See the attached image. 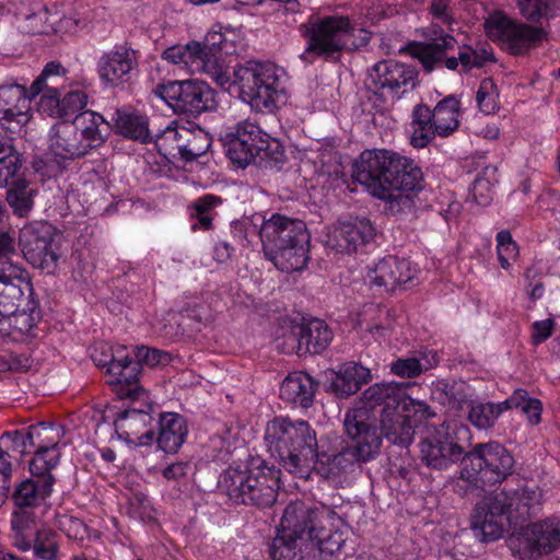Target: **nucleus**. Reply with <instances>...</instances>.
Here are the masks:
<instances>
[{
    "mask_svg": "<svg viewBox=\"0 0 560 560\" xmlns=\"http://www.w3.org/2000/svg\"><path fill=\"white\" fill-rule=\"evenodd\" d=\"M107 373L108 383L120 398H136L141 389L138 385L139 366L128 355L121 353L118 359H112Z\"/></svg>",
    "mask_w": 560,
    "mask_h": 560,
    "instance_id": "nucleus-30",
    "label": "nucleus"
},
{
    "mask_svg": "<svg viewBox=\"0 0 560 560\" xmlns=\"http://www.w3.org/2000/svg\"><path fill=\"white\" fill-rule=\"evenodd\" d=\"M180 132L182 144L177 145V153L182 160L191 162L207 153L211 145V138L207 131L199 127H182Z\"/></svg>",
    "mask_w": 560,
    "mask_h": 560,
    "instance_id": "nucleus-39",
    "label": "nucleus"
},
{
    "mask_svg": "<svg viewBox=\"0 0 560 560\" xmlns=\"http://www.w3.org/2000/svg\"><path fill=\"white\" fill-rule=\"evenodd\" d=\"M552 0H517L521 13L529 20L539 19L547 11Z\"/></svg>",
    "mask_w": 560,
    "mask_h": 560,
    "instance_id": "nucleus-63",
    "label": "nucleus"
},
{
    "mask_svg": "<svg viewBox=\"0 0 560 560\" xmlns=\"http://www.w3.org/2000/svg\"><path fill=\"white\" fill-rule=\"evenodd\" d=\"M66 72L59 62H49L31 85V98L43 92L38 102V110L47 116L62 118L58 81Z\"/></svg>",
    "mask_w": 560,
    "mask_h": 560,
    "instance_id": "nucleus-23",
    "label": "nucleus"
},
{
    "mask_svg": "<svg viewBox=\"0 0 560 560\" xmlns=\"http://www.w3.org/2000/svg\"><path fill=\"white\" fill-rule=\"evenodd\" d=\"M52 483L54 478L51 476L42 478L38 481L26 479L18 486L13 499L19 506H32L39 498L50 494Z\"/></svg>",
    "mask_w": 560,
    "mask_h": 560,
    "instance_id": "nucleus-44",
    "label": "nucleus"
},
{
    "mask_svg": "<svg viewBox=\"0 0 560 560\" xmlns=\"http://www.w3.org/2000/svg\"><path fill=\"white\" fill-rule=\"evenodd\" d=\"M21 166L22 161L13 145L0 140V188L15 182Z\"/></svg>",
    "mask_w": 560,
    "mask_h": 560,
    "instance_id": "nucleus-46",
    "label": "nucleus"
},
{
    "mask_svg": "<svg viewBox=\"0 0 560 560\" xmlns=\"http://www.w3.org/2000/svg\"><path fill=\"white\" fill-rule=\"evenodd\" d=\"M138 63L137 50L127 45L115 46L100 56L96 72L104 88L115 89L129 82Z\"/></svg>",
    "mask_w": 560,
    "mask_h": 560,
    "instance_id": "nucleus-16",
    "label": "nucleus"
},
{
    "mask_svg": "<svg viewBox=\"0 0 560 560\" xmlns=\"http://www.w3.org/2000/svg\"><path fill=\"white\" fill-rule=\"evenodd\" d=\"M162 58L188 73H205L222 88L231 81L230 75L223 74L221 68H218L214 59H206L200 42L192 40L186 45L171 46L163 51Z\"/></svg>",
    "mask_w": 560,
    "mask_h": 560,
    "instance_id": "nucleus-15",
    "label": "nucleus"
},
{
    "mask_svg": "<svg viewBox=\"0 0 560 560\" xmlns=\"http://www.w3.org/2000/svg\"><path fill=\"white\" fill-rule=\"evenodd\" d=\"M265 441L269 453L287 471L308 478L318 443L307 421L277 417L267 423Z\"/></svg>",
    "mask_w": 560,
    "mask_h": 560,
    "instance_id": "nucleus-4",
    "label": "nucleus"
},
{
    "mask_svg": "<svg viewBox=\"0 0 560 560\" xmlns=\"http://www.w3.org/2000/svg\"><path fill=\"white\" fill-rule=\"evenodd\" d=\"M259 235L264 250L290 245L294 242L310 243V235L303 221L279 213L264 220Z\"/></svg>",
    "mask_w": 560,
    "mask_h": 560,
    "instance_id": "nucleus-20",
    "label": "nucleus"
},
{
    "mask_svg": "<svg viewBox=\"0 0 560 560\" xmlns=\"http://www.w3.org/2000/svg\"><path fill=\"white\" fill-rule=\"evenodd\" d=\"M425 43H418L412 48V55L422 67L432 71L442 62L445 63L448 51L454 50L456 39L446 33L438 23H431L423 30Z\"/></svg>",
    "mask_w": 560,
    "mask_h": 560,
    "instance_id": "nucleus-22",
    "label": "nucleus"
},
{
    "mask_svg": "<svg viewBox=\"0 0 560 560\" xmlns=\"http://www.w3.org/2000/svg\"><path fill=\"white\" fill-rule=\"evenodd\" d=\"M155 94L177 114L197 115L214 107V92L202 81H170L158 84Z\"/></svg>",
    "mask_w": 560,
    "mask_h": 560,
    "instance_id": "nucleus-10",
    "label": "nucleus"
},
{
    "mask_svg": "<svg viewBox=\"0 0 560 560\" xmlns=\"http://www.w3.org/2000/svg\"><path fill=\"white\" fill-rule=\"evenodd\" d=\"M517 540L530 557L547 556L560 548V518L549 517L523 527Z\"/></svg>",
    "mask_w": 560,
    "mask_h": 560,
    "instance_id": "nucleus-21",
    "label": "nucleus"
},
{
    "mask_svg": "<svg viewBox=\"0 0 560 560\" xmlns=\"http://www.w3.org/2000/svg\"><path fill=\"white\" fill-rule=\"evenodd\" d=\"M128 514L132 518L149 521L153 517V509L147 495L132 493L128 501Z\"/></svg>",
    "mask_w": 560,
    "mask_h": 560,
    "instance_id": "nucleus-60",
    "label": "nucleus"
},
{
    "mask_svg": "<svg viewBox=\"0 0 560 560\" xmlns=\"http://www.w3.org/2000/svg\"><path fill=\"white\" fill-rule=\"evenodd\" d=\"M415 276L411 262L388 256L366 267L365 281L386 291L409 282Z\"/></svg>",
    "mask_w": 560,
    "mask_h": 560,
    "instance_id": "nucleus-26",
    "label": "nucleus"
},
{
    "mask_svg": "<svg viewBox=\"0 0 560 560\" xmlns=\"http://www.w3.org/2000/svg\"><path fill=\"white\" fill-rule=\"evenodd\" d=\"M401 405V410L406 411L407 413L411 415V419L413 417H419V419H425L429 417L434 416V413L431 411L429 405H427L424 401L412 399L411 397L407 396L406 394V387L404 386V398L399 402Z\"/></svg>",
    "mask_w": 560,
    "mask_h": 560,
    "instance_id": "nucleus-62",
    "label": "nucleus"
},
{
    "mask_svg": "<svg viewBox=\"0 0 560 560\" xmlns=\"http://www.w3.org/2000/svg\"><path fill=\"white\" fill-rule=\"evenodd\" d=\"M485 30L491 40L500 43L514 55L525 52L542 37L539 28L515 23L501 12L487 19Z\"/></svg>",
    "mask_w": 560,
    "mask_h": 560,
    "instance_id": "nucleus-13",
    "label": "nucleus"
},
{
    "mask_svg": "<svg viewBox=\"0 0 560 560\" xmlns=\"http://www.w3.org/2000/svg\"><path fill=\"white\" fill-rule=\"evenodd\" d=\"M370 79L375 89L399 98L416 86L417 72L410 66L384 60L373 66Z\"/></svg>",
    "mask_w": 560,
    "mask_h": 560,
    "instance_id": "nucleus-18",
    "label": "nucleus"
},
{
    "mask_svg": "<svg viewBox=\"0 0 560 560\" xmlns=\"http://www.w3.org/2000/svg\"><path fill=\"white\" fill-rule=\"evenodd\" d=\"M279 474L278 469L265 463L248 469L229 467L220 479V486L237 503L270 506L276 502L280 488Z\"/></svg>",
    "mask_w": 560,
    "mask_h": 560,
    "instance_id": "nucleus-7",
    "label": "nucleus"
},
{
    "mask_svg": "<svg viewBox=\"0 0 560 560\" xmlns=\"http://www.w3.org/2000/svg\"><path fill=\"white\" fill-rule=\"evenodd\" d=\"M32 298L33 289L26 270L0 275V319L12 315Z\"/></svg>",
    "mask_w": 560,
    "mask_h": 560,
    "instance_id": "nucleus-27",
    "label": "nucleus"
},
{
    "mask_svg": "<svg viewBox=\"0 0 560 560\" xmlns=\"http://www.w3.org/2000/svg\"><path fill=\"white\" fill-rule=\"evenodd\" d=\"M31 97L21 84L0 85V125L10 133H20L31 120Z\"/></svg>",
    "mask_w": 560,
    "mask_h": 560,
    "instance_id": "nucleus-17",
    "label": "nucleus"
},
{
    "mask_svg": "<svg viewBox=\"0 0 560 560\" xmlns=\"http://www.w3.org/2000/svg\"><path fill=\"white\" fill-rule=\"evenodd\" d=\"M40 310L37 301L32 298L24 302L12 315L0 319V335L13 341H25L37 336L40 322Z\"/></svg>",
    "mask_w": 560,
    "mask_h": 560,
    "instance_id": "nucleus-25",
    "label": "nucleus"
},
{
    "mask_svg": "<svg viewBox=\"0 0 560 560\" xmlns=\"http://www.w3.org/2000/svg\"><path fill=\"white\" fill-rule=\"evenodd\" d=\"M505 410L502 402H474L468 411V419L472 425L486 430L495 423L501 413Z\"/></svg>",
    "mask_w": 560,
    "mask_h": 560,
    "instance_id": "nucleus-47",
    "label": "nucleus"
},
{
    "mask_svg": "<svg viewBox=\"0 0 560 560\" xmlns=\"http://www.w3.org/2000/svg\"><path fill=\"white\" fill-rule=\"evenodd\" d=\"M476 102L479 110L486 115L494 114L499 108V91L492 79L487 78L480 82Z\"/></svg>",
    "mask_w": 560,
    "mask_h": 560,
    "instance_id": "nucleus-52",
    "label": "nucleus"
},
{
    "mask_svg": "<svg viewBox=\"0 0 560 560\" xmlns=\"http://www.w3.org/2000/svg\"><path fill=\"white\" fill-rule=\"evenodd\" d=\"M318 384L305 372L290 373L280 385V398L293 406H312Z\"/></svg>",
    "mask_w": 560,
    "mask_h": 560,
    "instance_id": "nucleus-31",
    "label": "nucleus"
},
{
    "mask_svg": "<svg viewBox=\"0 0 560 560\" xmlns=\"http://www.w3.org/2000/svg\"><path fill=\"white\" fill-rule=\"evenodd\" d=\"M232 83L256 113H273L287 102L284 71L271 62L249 60L236 66Z\"/></svg>",
    "mask_w": 560,
    "mask_h": 560,
    "instance_id": "nucleus-5",
    "label": "nucleus"
},
{
    "mask_svg": "<svg viewBox=\"0 0 560 560\" xmlns=\"http://www.w3.org/2000/svg\"><path fill=\"white\" fill-rule=\"evenodd\" d=\"M541 503L542 493L538 487L503 489L476 505L471 529L482 541L497 540L506 526H516L536 514Z\"/></svg>",
    "mask_w": 560,
    "mask_h": 560,
    "instance_id": "nucleus-3",
    "label": "nucleus"
},
{
    "mask_svg": "<svg viewBox=\"0 0 560 560\" xmlns=\"http://www.w3.org/2000/svg\"><path fill=\"white\" fill-rule=\"evenodd\" d=\"M493 60V54L486 49L475 50L469 46L462 47L458 51V57H450L445 61V67L448 70H456L462 65L464 70L472 68H480L487 61Z\"/></svg>",
    "mask_w": 560,
    "mask_h": 560,
    "instance_id": "nucleus-48",
    "label": "nucleus"
},
{
    "mask_svg": "<svg viewBox=\"0 0 560 560\" xmlns=\"http://www.w3.org/2000/svg\"><path fill=\"white\" fill-rule=\"evenodd\" d=\"M308 243L294 242L290 245L265 249V256L284 272L300 271L307 264Z\"/></svg>",
    "mask_w": 560,
    "mask_h": 560,
    "instance_id": "nucleus-36",
    "label": "nucleus"
},
{
    "mask_svg": "<svg viewBox=\"0 0 560 560\" xmlns=\"http://www.w3.org/2000/svg\"><path fill=\"white\" fill-rule=\"evenodd\" d=\"M466 432L465 425L455 422L428 428L419 444L421 460L433 469H446L463 457L458 435Z\"/></svg>",
    "mask_w": 560,
    "mask_h": 560,
    "instance_id": "nucleus-9",
    "label": "nucleus"
},
{
    "mask_svg": "<svg viewBox=\"0 0 560 560\" xmlns=\"http://www.w3.org/2000/svg\"><path fill=\"white\" fill-rule=\"evenodd\" d=\"M32 549L35 557L38 559L61 560L58 536L49 529H40L36 532Z\"/></svg>",
    "mask_w": 560,
    "mask_h": 560,
    "instance_id": "nucleus-50",
    "label": "nucleus"
},
{
    "mask_svg": "<svg viewBox=\"0 0 560 560\" xmlns=\"http://www.w3.org/2000/svg\"><path fill=\"white\" fill-rule=\"evenodd\" d=\"M359 463L361 460L348 447L336 454L316 452L312 470L326 479L337 480L343 475L352 472Z\"/></svg>",
    "mask_w": 560,
    "mask_h": 560,
    "instance_id": "nucleus-33",
    "label": "nucleus"
},
{
    "mask_svg": "<svg viewBox=\"0 0 560 560\" xmlns=\"http://www.w3.org/2000/svg\"><path fill=\"white\" fill-rule=\"evenodd\" d=\"M71 124L77 127L85 144H90V150L104 141L102 126L105 125V119L102 115L93 110H84L77 115Z\"/></svg>",
    "mask_w": 560,
    "mask_h": 560,
    "instance_id": "nucleus-42",
    "label": "nucleus"
},
{
    "mask_svg": "<svg viewBox=\"0 0 560 560\" xmlns=\"http://www.w3.org/2000/svg\"><path fill=\"white\" fill-rule=\"evenodd\" d=\"M136 358L138 360V364L144 363L149 366L165 364L170 361V354L167 352L144 346L138 347L136 349Z\"/></svg>",
    "mask_w": 560,
    "mask_h": 560,
    "instance_id": "nucleus-61",
    "label": "nucleus"
},
{
    "mask_svg": "<svg viewBox=\"0 0 560 560\" xmlns=\"http://www.w3.org/2000/svg\"><path fill=\"white\" fill-rule=\"evenodd\" d=\"M347 538L330 506L295 500L283 510L269 553L272 560H339Z\"/></svg>",
    "mask_w": 560,
    "mask_h": 560,
    "instance_id": "nucleus-1",
    "label": "nucleus"
},
{
    "mask_svg": "<svg viewBox=\"0 0 560 560\" xmlns=\"http://www.w3.org/2000/svg\"><path fill=\"white\" fill-rule=\"evenodd\" d=\"M332 374L330 388L339 397H348L355 394L363 384L371 380L370 370L355 362L341 364Z\"/></svg>",
    "mask_w": 560,
    "mask_h": 560,
    "instance_id": "nucleus-34",
    "label": "nucleus"
},
{
    "mask_svg": "<svg viewBox=\"0 0 560 560\" xmlns=\"http://www.w3.org/2000/svg\"><path fill=\"white\" fill-rule=\"evenodd\" d=\"M352 177L394 215L412 207L409 192L421 189L423 180L415 161L389 150L363 151L353 163Z\"/></svg>",
    "mask_w": 560,
    "mask_h": 560,
    "instance_id": "nucleus-2",
    "label": "nucleus"
},
{
    "mask_svg": "<svg viewBox=\"0 0 560 560\" xmlns=\"http://www.w3.org/2000/svg\"><path fill=\"white\" fill-rule=\"evenodd\" d=\"M121 428L125 430L128 440H137L141 444L153 441V432L151 430L143 431L151 421L149 413L136 409L127 410L121 416Z\"/></svg>",
    "mask_w": 560,
    "mask_h": 560,
    "instance_id": "nucleus-45",
    "label": "nucleus"
},
{
    "mask_svg": "<svg viewBox=\"0 0 560 560\" xmlns=\"http://www.w3.org/2000/svg\"><path fill=\"white\" fill-rule=\"evenodd\" d=\"M90 144L80 138L77 127L62 121L54 125L48 138V153L58 164L73 161L86 155Z\"/></svg>",
    "mask_w": 560,
    "mask_h": 560,
    "instance_id": "nucleus-24",
    "label": "nucleus"
},
{
    "mask_svg": "<svg viewBox=\"0 0 560 560\" xmlns=\"http://www.w3.org/2000/svg\"><path fill=\"white\" fill-rule=\"evenodd\" d=\"M225 151L229 159L240 167H245L268 144V135L248 120L230 127L225 133Z\"/></svg>",
    "mask_w": 560,
    "mask_h": 560,
    "instance_id": "nucleus-14",
    "label": "nucleus"
},
{
    "mask_svg": "<svg viewBox=\"0 0 560 560\" xmlns=\"http://www.w3.org/2000/svg\"><path fill=\"white\" fill-rule=\"evenodd\" d=\"M59 458L60 451L36 450L30 464V470L32 475L44 479L51 476L49 471L57 466Z\"/></svg>",
    "mask_w": 560,
    "mask_h": 560,
    "instance_id": "nucleus-55",
    "label": "nucleus"
},
{
    "mask_svg": "<svg viewBox=\"0 0 560 560\" xmlns=\"http://www.w3.org/2000/svg\"><path fill=\"white\" fill-rule=\"evenodd\" d=\"M513 456L498 442L480 443L463 458L460 479L476 488L503 481L511 475Z\"/></svg>",
    "mask_w": 560,
    "mask_h": 560,
    "instance_id": "nucleus-8",
    "label": "nucleus"
},
{
    "mask_svg": "<svg viewBox=\"0 0 560 560\" xmlns=\"http://www.w3.org/2000/svg\"><path fill=\"white\" fill-rule=\"evenodd\" d=\"M438 364L436 353L421 352L419 357L400 358L390 364V371L400 377H416Z\"/></svg>",
    "mask_w": 560,
    "mask_h": 560,
    "instance_id": "nucleus-43",
    "label": "nucleus"
},
{
    "mask_svg": "<svg viewBox=\"0 0 560 560\" xmlns=\"http://www.w3.org/2000/svg\"><path fill=\"white\" fill-rule=\"evenodd\" d=\"M431 109L418 104L412 110L410 143L415 148L427 147L438 136Z\"/></svg>",
    "mask_w": 560,
    "mask_h": 560,
    "instance_id": "nucleus-38",
    "label": "nucleus"
},
{
    "mask_svg": "<svg viewBox=\"0 0 560 560\" xmlns=\"http://www.w3.org/2000/svg\"><path fill=\"white\" fill-rule=\"evenodd\" d=\"M451 2L452 0H431L430 14L441 24L451 25L454 22Z\"/></svg>",
    "mask_w": 560,
    "mask_h": 560,
    "instance_id": "nucleus-64",
    "label": "nucleus"
},
{
    "mask_svg": "<svg viewBox=\"0 0 560 560\" xmlns=\"http://www.w3.org/2000/svg\"><path fill=\"white\" fill-rule=\"evenodd\" d=\"M381 434L395 445L408 446L415 434L411 415L401 410V405L380 411Z\"/></svg>",
    "mask_w": 560,
    "mask_h": 560,
    "instance_id": "nucleus-29",
    "label": "nucleus"
},
{
    "mask_svg": "<svg viewBox=\"0 0 560 560\" xmlns=\"http://www.w3.org/2000/svg\"><path fill=\"white\" fill-rule=\"evenodd\" d=\"M182 127L183 126H167L156 136L155 143L163 155L172 158L178 155L177 145L182 144V139L179 138Z\"/></svg>",
    "mask_w": 560,
    "mask_h": 560,
    "instance_id": "nucleus-57",
    "label": "nucleus"
},
{
    "mask_svg": "<svg viewBox=\"0 0 560 560\" xmlns=\"http://www.w3.org/2000/svg\"><path fill=\"white\" fill-rule=\"evenodd\" d=\"M62 118H67L82 110L88 104V95L82 90H71L60 98Z\"/></svg>",
    "mask_w": 560,
    "mask_h": 560,
    "instance_id": "nucleus-59",
    "label": "nucleus"
},
{
    "mask_svg": "<svg viewBox=\"0 0 560 560\" xmlns=\"http://www.w3.org/2000/svg\"><path fill=\"white\" fill-rule=\"evenodd\" d=\"M375 236V228L366 218H355L352 221L339 222L327 233L326 245L340 254L355 253L362 245Z\"/></svg>",
    "mask_w": 560,
    "mask_h": 560,
    "instance_id": "nucleus-19",
    "label": "nucleus"
},
{
    "mask_svg": "<svg viewBox=\"0 0 560 560\" xmlns=\"http://www.w3.org/2000/svg\"><path fill=\"white\" fill-rule=\"evenodd\" d=\"M20 28L22 32L31 35L47 33L52 28V23L49 22L48 11L40 8L32 14L25 15L20 24Z\"/></svg>",
    "mask_w": 560,
    "mask_h": 560,
    "instance_id": "nucleus-58",
    "label": "nucleus"
},
{
    "mask_svg": "<svg viewBox=\"0 0 560 560\" xmlns=\"http://www.w3.org/2000/svg\"><path fill=\"white\" fill-rule=\"evenodd\" d=\"M300 31L306 39L304 59L308 55L332 58L343 50L364 47L371 39L370 32L355 28L349 18L342 15L312 18L301 25Z\"/></svg>",
    "mask_w": 560,
    "mask_h": 560,
    "instance_id": "nucleus-6",
    "label": "nucleus"
},
{
    "mask_svg": "<svg viewBox=\"0 0 560 560\" xmlns=\"http://www.w3.org/2000/svg\"><path fill=\"white\" fill-rule=\"evenodd\" d=\"M404 398L402 383H375L368 387L353 408H366L369 413L375 415V409L392 408Z\"/></svg>",
    "mask_w": 560,
    "mask_h": 560,
    "instance_id": "nucleus-32",
    "label": "nucleus"
},
{
    "mask_svg": "<svg viewBox=\"0 0 560 560\" xmlns=\"http://www.w3.org/2000/svg\"><path fill=\"white\" fill-rule=\"evenodd\" d=\"M15 436L18 433L4 432L0 438V485L8 490V480L11 476V455L10 451L16 452Z\"/></svg>",
    "mask_w": 560,
    "mask_h": 560,
    "instance_id": "nucleus-53",
    "label": "nucleus"
},
{
    "mask_svg": "<svg viewBox=\"0 0 560 560\" xmlns=\"http://www.w3.org/2000/svg\"><path fill=\"white\" fill-rule=\"evenodd\" d=\"M55 228L47 222H33L21 230L20 245L25 259L35 268L52 273L59 260Z\"/></svg>",
    "mask_w": 560,
    "mask_h": 560,
    "instance_id": "nucleus-11",
    "label": "nucleus"
},
{
    "mask_svg": "<svg viewBox=\"0 0 560 560\" xmlns=\"http://www.w3.org/2000/svg\"><path fill=\"white\" fill-rule=\"evenodd\" d=\"M15 436L16 452L21 455L28 454L32 447L45 451H60L59 444L65 435V430L60 425L48 423H38L31 425L26 433L13 431Z\"/></svg>",
    "mask_w": 560,
    "mask_h": 560,
    "instance_id": "nucleus-28",
    "label": "nucleus"
},
{
    "mask_svg": "<svg viewBox=\"0 0 560 560\" xmlns=\"http://www.w3.org/2000/svg\"><path fill=\"white\" fill-rule=\"evenodd\" d=\"M497 254L501 268L509 270L518 256V246L509 231L497 234Z\"/></svg>",
    "mask_w": 560,
    "mask_h": 560,
    "instance_id": "nucleus-54",
    "label": "nucleus"
},
{
    "mask_svg": "<svg viewBox=\"0 0 560 560\" xmlns=\"http://www.w3.org/2000/svg\"><path fill=\"white\" fill-rule=\"evenodd\" d=\"M345 431L351 440V452L361 462L375 458L382 447L383 436L376 425V417L366 408H351L345 415Z\"/></svg>",
    "mask_w": 560,
    "mask_h": 560,
    "instance_id": "nucleus-12",
    "label": "nucleus"
},
{
    "mask_svg": "<svg viewBox=\"0 0 560 560\" xmlns=\"http://www.w3.org/2000/svg\"><path fill=\"white\" fill-rule=\"evenodd\" d=\"M459 108L460 103L454 96H447L435 105L431 113L438 136L447 137L458 128Z\"/></svg>",
    "mask_w": 560,
    "mask_h": 560,
    "instance_id": "nucleus-40",
    "label": "nucleus"
},
{
    "mask_svg": "<svg viewBox=\"0 0 560 560\" xmlns=\"http://www.w3.org/2000/svg\"><path fill=\"white\" fill-rule=\"evenodd\" d=\"M13 184L14 186L7 191V201L16 215L26 217L33 208V196L24 182L18 180Z\"/></svg>",
    "mask_w": 560,
    "mask_h": 560,
    "instance_id": "nucleus-51",
    "label": "nucleus"
},
{
    "mask_svg": "<svg viewBox=\"0 0 560 560\" xmlns=\"http://www.w3.org/2000/svg\"><path fill=\"white\" fill-rule=\"evenodd\" d=\"M114 121L117 132L130 139L145 142L150 136L147 118L129 108L117 109Z\"/></svg>",
    "mask_w": 560,
    "mask_h": 560,
    "instance_id": "nucleus-41",
    "label": "nucleus"
},
{
    "mask_svg": "<svg viewBox=\"0 0 560 560\" xmlns=\"http://www.w3.org/2000/svg\"><path fill=\"white\" fill-rule=\"evenodd\" d=\"M294 334L302 342L300 349H302L303 354L320 353L332 340L331 330L324 320L318 318L300 323L295 326Z\"/></svg>",
    "mask_w": 560,
    "mask_h": 560,
    "instance_id": "nucleus-35",
    "label": "nucleus"
},
{
    "mask_svg": "<svg viewBox=\"0 0 560 560\" xmlns=\"http://www.w3.org/2000/svg\"><path fill=\"white\" fill-rule=\"evenodd\" d=\"M15 255V242L9 232H0V275L25 270L12 260Z\"/></svg>",
    "mask_w": 560,
    "mask_h": 560,
    "instance_id": "nucleus-56",
    "label": "nucleus"
},
{
    "mask_svg": "<svg viewBox=\"0 0 560 560\" xmlns=\"http://www.w3.org/2000/svg\"><path fill=\"white\" fill-rule=\"evenodd\" d=\"M188 433L186 420L178 413H164L160 419L158 445L165 453H176Z\"/></svg>",
    "mask_w": 560,
    "mask_h": 560,
    "instance_id": "nucleus-37",
    "label": "nucleus"
},
{
    "mask_svg": "<svg viewBox=\"0 0 560 560\" xmlns=\"http://www.w3.org/2000/svg\"><path fill=\"white\" fill-rule=\"evenodd\" d=\"M202 50L206 52V59L213 60L221 68L225 75H230L224 61L221 58L222 52L230 54L229 43L221 32H209L201 43Z\"/></svg>",
    "mask_w": 560,
    "mask_h": 560,
    "instance_id": "nucleus-49",
    "label": "nucleus"
}]
</instances>
